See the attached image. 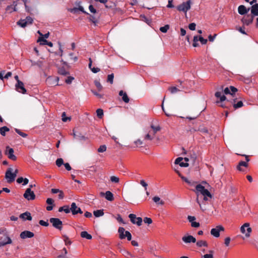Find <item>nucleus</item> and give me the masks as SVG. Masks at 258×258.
Returning <instances> with one entry per match:
<instances>
[{"mask_svg":"<svg viewBox=\"0 0 258 258\" xmlns=\"http://www.w3.org/2000/svg\"><path fill=\"white\" fill-rule=\"evenodd\" d=\"M196 193H197V202L199 204L200 208L202 210H204V209L200 202V198H202L203 196H207L209 198H211L212 195L210 191L205 189V187L201 184H198L196 187Z\"/></svg>","mask_w":258,"mask_h":258,"instance_id":"1","label":"nucleus"},{"mask_svg":"<svg viewBox=\"0 0 258 258\" xmlns=\"http://www.w3.org/2000/svg\"><path fill=\"white\" fill-rule=\"evenodd\" d=\"M12 240L9 236L7 230L5 228H0V247L11 244Z\"/></svg>","mask_w":258,"mask_h":258,"instance_id":"2","label":"nucleus"},{"mask_svg":"<svg viewBox=\"0 0 258 258\" xmlns=\"http://www.w3.org/2000/svg\"><path fill=\"white\" fill-rule=\"evenodd\" d=\"M191 1H187L186 2H183L181 4L178 5L176 8L179 12H183L186 14L187 11L190 9Z\"/></svg>","mask_w":258,"mask_h":258,"instance_id":"3","label":"nucleus"},{"mask_svg":"<svg viewBox=\"0 0 258 258\" xmlns=\"http://www.w3.org/2000/svg\"><path fill=\"white\" fill-rule=\"evenodd\" d=\"M12 171L13 169L9 168L6 172L5 178L7 179L8 183H12L14 181L16 177V174H13Z\"/></svg>","mask_w":258,"mask_h":258,"instance_id":"4","label":"nucleus"},{"mask_svg":"<svg viewBox=\"0 0 258 258\" xmlns=\"http://www.w3.org/2000/svg\"><path fill=\"white\" fill-rule=\"evenodd\" d=\"M118 233L119 235V238L120 239H122L126 237L128 241H130L132 239L131 234L127 231H125V229L123 227H119L118 229Z\"/></svg>","mask_w":258,"mask_h":258,"instance_id":"5","label":"nucleus"},{"mask_svg":"<svg viewBox=\"0 0 258 258\" xmlns=\"http://www.w3.org/2000/svg\"><path fill=\"white\" fill-rule=\"evenodd\" d=\"M131 221L133 224H137L138 226H141L143 222V219L141 217H137L134 214H130L128 216Z\"/></svg>","mask_w":258,"mask_h":258,"instance_id":"6","label":"nucleus"},{"mask_svg":"<svg viewBox=\"0 0 258 258\" xmlns=\"http://www.w3.org/2000/svg\"><path fill=\"white\" fill-rule=\"evenodd\" d=\"M23 196L28 201L34 200L36 197L34 192L31 190L30 188H28L26 189Z\"/></svg>","mask_w":258,"mask_h":258,"instance_id":"7","label":"nucleus"},{"mask_svg":"<svg viewBox=\"0 0 258 258\" xmlns=\"http://www.w3.org/2000/svg\"><path fill=\"white\" fill-rule=\"evenodd\" d=\"M253 19V16L248 14L242 18L241 21L243 25L248 26L252 23Z\"/></svg>","mask_w":258,"mask_h":258,"instance_id":"8","label":"nucleus"},{"mask_svg":"<svg viewBox=\"0 0 258 258\" xmlns=\"http://www.w3.org/2000/svg\"><path fill=\"white\" fill-rule=\"evenodd\" d=\"M14 151L13 148H10L9 146L6 147L5 154L7 155L8 157L13 161L17 160L16 156L14 154Z\"/></svg>","mask_w":258,"mask_h":258,"instance_id":"9","label":"nucleus"},{"mask_svg":"<svg viewBox=\"0 0 258 258\" xmlns=\"http://www.w3.org/2000/svg\"><path fill=\"white\" fill-rule=\"evenodd\" d=\"M245 160H246V162L241 161L239 162V163L237 166V170H238L240 171H244V170L241 167L242 166L244 167H248V164L247 162L249 161V157L248 156H245Z\"/></svg>","mask_w":258,"mask_h":258,"instance_id":"10","label":"nucleus"},{"mask_svg":"<svg viewBox=\"0 0 258 258\" xmlns=\"http://www.w3.org/2000/svg\"><path fill=\"white\" fill-rule=\"evenodd\" d=\"M16 90L22 94L26 93V89L24 87V83L22 81H18V83H17L15 85Z\"/></svg>","mask_w":258,"mask_h":258,"instance_id":"11","label":"nucleus"},{"mask_svg":"<svg viewBox=\"0 0 258 258\" xmlns=\"http://www.w3.org/2000/svg\"><path fill=\"white\" fill-rule=\"evenodd\" d=\"M71 210L73 215H76L78 213L82 214L83 211L78 207L75 203H72L71 206Z\"/></svg>","mask_w":258,"mask_h":258,"instance_id":"12","label":"nucleus"},{"mask_svg":"<svg viewBox=\"0 0 258 258\" xmlns=\"http://www.w3.org/2000/svg\"><path fill=\"white\" fill-rule=\"evenodd\" d=\"M223 91L224 93L226 95L230 94L232 96H233V94L237 91V89L234 86H231L229 88L226 87L225 88Z\"/></svg>","mask_w":258,"mask_h":258,"instance_id":"13","label":"nucleus"},{"mask_svg":"<svg viewBox=\"0 0 258 258\" xmlns=\"http://www.w3.org/2000/svg\"><path fill=\"white\" fill-rule=\"evenodd\" d=\"M176 172L177 173L179 176L182 179V180H183L184 181H185L186 183H187L189 185L191 186L195 185L196 182H195V181H194L192 180L188 179L187 178L182 175L181 174V173L178 171H177Z\"/></svg>","mask_w":258,"mask_h":258,"instance_id":"14","label":"nucleus"},{"mask_svg":"<svg viewBox=\"0 0 258 258\" xmlns=\"http://www.w3.org/2000/svg\"><path fill=\"white\" fill-rule=\"evenodd\" d=\"M34 233L29 231H24L22 232L20 234V237L22 239H25L27 238H31L34 236Z\"/></svg>","mask_w":258,"mask_h":258,"instance_id":"15","label":"nucleus"},{"mask_svg":"<svg viewBox=\"0 0 258 258\" xmlns=\"http://www.w3.org/2000/svg\"><path fill=\"white\" fill-rule=\"evenodd\" d=\"M222 93H223L222 91H217L215 93V95L216 97L220 99L219 101H216L217 104H219V103L222 102L223 101L226 100V97H225V96L224 95H222Z\"/></svg>","mask_w":258,"mask_h":258,"instance_id":"16","label":"nucleus"},{"mask_svg":"<svg viewBox=\"0 0 258 258\" xmlns=\"http://www.w3.org/2000/svg\"><path fill=\"white\" fill-rule=\"evenodd\" d=\"M182 240L185 243H195L196 242V239L191 235H185L182 237Z\"/></svg>","mask_w":258,"mask_h":258,"instance_id":"17","label":"nucleus"},{"mask_svg":"<svg viewBox=\"0 0 258 258\" xmlns=\"http://www.w3.org/2000/svg\"><path fill=\"white\" fill-rule=\"evenodd\" d=\"M100 194L102 196H105V199L109 201H112L114 200L113 195L110 191H107L105 193L101 192Z\"/></svg>","mask_w":258,"mask_h":258,"instance_id":"18","label":"nucleus"},{"mask_svg":"<svg viewBox=\"0 0 258 258\" xmlns=\"http://www.w3.org/2000/svg\"><path fill=\"white\" fill-rule=\"evenodd\" d=\"M250 8L247 9L244 5H240L238 8V12L240 15H244L247 13Z\"/></svg>","mask_w":258,"mask_h":258,"instance_id":"19","label":"nucleus"},{"mask_svg":"<svg viewBox=\"0 0 258 258\" xmlns=\"http://www.w3.org/2000/svg\"><path fill=\"white\" fill-rule=\"evenodd\" d=\"M19 217L23 219V220H29L31 221L32 220V217L31 216V214L29 212H26L24 213L20 214Z\"/></svg>","mask_w":258,"mask_h":258,"instance_id":"20","label":"nucleus"},{"mask_svg":"<svg viewBox=\"0 0 258 258\" xmlns=\"http://www.w3.org/2000/svg\"><path fill=\"white\" fill-rule=\"evenodd\" d=\"M37 41L40 42V45H47L50 47H52L53 46V43L51 42L48 41L43 37H39Z\"/></svg>","mask_w":258,"mask_h":258,"instance_id":"21","label":"nucleus"},{"mask_svg":"<svg viewBox=\"0 0 258 258\" xmlns=\"http://www.w3.org/2000/svg\"><path fill=\"white\" fill-rule=\"evenodd\" d=\"M119 95L122 96V100L125 103H127L129 102L130 99L127 94L122 90H120L119 92Z\"/></svg>","mask_w":258,"mask_h":258,"instance_id":"22","label":"nucleus"},{"mask_svg":"<svg viewBox=\"0 0 258 258\" xmlns=\"http://www.w3.org/2000/svg\"><path fill=\"white\" fill-rule=\"evenodd\" d=\"M251 15L254 17L258 16V4H255L251 6Z\"/></svg>","mask_w":258,"mask_h":258,"instance_id":"23","label":"nucleus"},{"mask_svg":"<svg viewBox=\"0 0 258 258\" xmlns=\"http://www.w3.org/2000/svg\"><path fill=\"white\" fill-rule=\"evenodd\" d=\"M50 222L52 224V226H60L62 225L61 221L56 218H51L50 219Z\"/></svg>","mask_w":258,"mask_h":258,"instance_id":"24","label":"nucleus"},{"mask_svg":"<svg viewBox=\"0 0 258 258\" xmlns=\"http://www.w3.org/2000/svg\"><path fill=\"white\" fill-rule=\"evenodd\" d=\"M73 136L75 138L80 141H85L87 139L84 136L82 135L81 133L75 132L74 130H73Z\"/></svg>","mask_w":258,"mask_h":258,"instance_id":"25","label":"nucleus"},{"mask_svg":"<svg viewBox=\"0 0 258 258\" xmlns=\"http://www.w3.org/2000/svg\"><path fill=\"white\" fill-rule=\"evenodd\" d=\"M63 211L66 213L68 214L71 211V208H70V207L68 205H65L60 207L58 209V212H61Z\"/></svg>","mask_w":258,"mask_h":258,"instance_id":"26","label":"nucleus"},{"mask_svg":"<svg viewBox=\"0 0 258 258\" xmlns=\"http://www.w3.org/2000/svg\"><path fill=\"white\" fill-rule=\"evenodd\" d=\"M232 103L233 104V107L235 109L240 108L243 105V102L241 101H239L237 103H236V99L233 100Z\"/></svg>","mask_w":258,"mask_h":258,"instance_id":"27","label":"nucleus"},{"mask_svg":"<svg viewBox=\"0 0 258 258\" xmlns=\"http://www.w3.org/2000/svg\"><path fill=\"white\" fill-rule=\"evenodd\" d=\"M17 6V4L15 2H14L13 5L8 6L6 8V11L9 12L10 13H12L14 11H16V7Z\"/></svg>","mask_w":258,"mask_h":258,"instance_id":"28","label":"nucleus"},{"mask_svg":"<svg viewBox=\"0 0 258 258\" xmlns=\"http://www.w3.org/2000/svg\"><path fill=\"white\" fill-rule=\"evenodd\" d=\"M187 219L189 222H191V226H200L199 223L195 221L196 220L195 217L188 216Z\"/></svg>","mask_w":258,"mask_h":258,"instance_id":"29","label":"nucleus"},{"mask_svg":"<svg viewBox=\"0 0 258 258\" xmlns=\"http://www.w3.org/2000/svg\"><path fill=\"white\" fill-rule=\"evenodd\" d=\"M80 235L82 238H86L87 239H91L92 237L91 235L89 234L87 231L81 232Z\"/></svg>","mask_w":258,"mask_h":258,"instance_id":"30","label":"nucleus"},{"mask_svg":"<svg viewBox=\"0 0 258 258\" xmlns=\"http://www.w3.org/2000/svg\"><path fill=\"white\" fill-rule=\"evenodd\" d=\"M211 234L216 237H218L220 236L219 230L218 228H213L211 230Z\"/></svg>","mask_w":258,"mask_h":258,"instance_id":"31","label":"nucleus"},{"mask_svg":"<svg viewBox=\"0 0 258 258\" xmlns=\"http://www.w3.org/2000/svg\"><path fill=\"white\" fill-rule=\"evenodd\" d=\"M151 128L154 132V135H155L157 132L161 130V127L159 125H154L153 124H151Z\"/></svg>","mask_w":258,"mask_h":258,"instance_id":"32","label":"nucleus"},{"mask_svg":"<svg viewBox=\"0 0 258 258\" xmlns=\"http://www.w3.org/2000/svg\"><path fill=\"white\" fill-rule=\"evenodd\" d=\"M93 214L96 217H99L104 215L103 210H97L93 212Z\"/></svg>","mask_w":258,"mask_h":258,"instance_id":"33","label":"nucleus"},{"mask_svg":"<svg viewBox=\"0 0 258 258\" xmlns=\"http://www.w3.org/2000/svg\"><path fill=\"white\" fill-rule=\"evenodd\" d=\"M9 128L7 126H4L0 128V133L2 136H5L6 132H9Z\"/></svg>","mask_w":258,"mask_h":258,"instance_id":"34","label":"nucleus"},{"mask_svg":"<svg viewBox=\"0 0 258 258\" xmlns=\"http://www.w3.org/2000/svg\"><path fill=\"white\" fill-rule=\"evenodd\" d=\"M153 200L157 204H159V205H163L164 204V202L163 201H161L160 198L158 197H157V196L154 197L153 198Z\"/></svg>","mask_w":258,"mask_h":258,"instance_id":"35","label":"nucleus"},{"mask_svg":"<svg viewBox=\"0 0 258 258\" xmlns=\"http://www.w3.org/2000/svg\"><path fill=\"white\" fill-rule=\"evenodd\" d=\"M89 15L90 16V17H89L90 21H91L93 24H94L95 25H96V24L98 22L97 18L94 15H92L90 14H89Z\"/></svg>","mask_w":258,"mask_h":258,"instance_id":"36","label":"nucleus"},{"mask_svg":"<svg viewBox=\"0 0 258 258\" xmlns=\"http://www.w3.org/2000/svg\"><path fill=\"white\" fill-rule=\"evenodd\" d=\"M17 24L23 28L25 27L27 25V22L25 19L20 20L17 22Z\"/></svg>","mask_w":258,"mask_h":258,"instance_id":"37","label":"nucleus"},{"mask_svg":"<svg viewBox=\"0 0 258 258\" xmlns=\"http://www.w3.org/2000/svg\"><path fill=\"white\" fill-rule=\"evenodd\" d=\"M197 245L199 247H202V246H208V243L206 241L204 240H199L196 243Z\"/></svg>","mask_w":258,"mask_h":258,"instance_id":"38","label":"nucleus"},{"mask_svg":"<svg viewBox=\"0 0 258 258\" xmlns=\"http://www.w3.org/2000/svg\"><path fill=\"white\" fill-rule=\"evenodd\" d=\"M58 73L60 75H63V76H67L69 74V72L65 70L63 68H59L58 70Z\"/></svg>","mask_w":258,"mask_h":258,"instance_id":"39","label":"nucleus"},{"mask_svg":"<svg viewBox=\"0 0 258 258\" xmlns=\"http://www.w3.org/2000/svg\"><path fill=\"white\" fill-rule=\"evenodd\" d=\"M198 41H199V37H198V36H195L194 37L192 43V46L194 47H196L199 46V43H198Z\"/></svg>","mask_w":258,"mask_h":258,"instance_id":"40","label":"nucleus"},{"mask_svg":"<svg viewBox=\"0 0 258 258\" xmlns=\"http://www.w3.org/2000/svg\"><path fill=\"white\" fill-rule=\"evenodd\" d=\"M169 90L172 94L175 93L177 92L180 91L181 90L179 88H177L176 87H171L169 88Z\"/></svg>","mask_w":258,"mask_h":258,"instance_id":"41","label":"nucleus"},{"mask_svg":"<svg viewBox=\"0 0 258 258\" xmlns=\"http://www.w3.org/2000/svg\"><path fill=\"white\" fill-rule=\"evenodd\" d=\"M97 115L99 118H102L103 116V110L102 109L99 108L96 110Z\"/></svg>","mask_w":258,"mask_h":258,"instance_id":"42","label":"nucleus"},{"mask_svg":"<svg viewBox=\"0 0 258 258\" xmlns=\"http://www.w3.org/2000/svg\"><path fill=\"white\" fill-rule=\"evenodd\" d=\"M145 224H147L148 225L151 224L152 223V220L150 218L145 217L143 220Z\"/></svg>","mask_w":258,"mask_h":258,"instance_id":"43","label":"nucleus"},{"mask_svg":"<svg viewBox=\"0 0 258 258\" xmlns=\"http://www.w3.org/2000/svg\"><path fill=\"white\" fill-rule=\"evenodd\" d=\"M16 132L19 134L20 136H22L23 138H26L27 137V134L21 132L20 130L18 128H15Z\"/></svg>","mask_w":258,"mask_h":258,"instance_id":"44","label":"nucleus"},{"mask_svg":"<svg viewBox=\"0 0 258 258\" xmlns=\"http://www.w3.org/2000/svg\"><path fill=\"white\" fill-rule=\"evenodd\" d=\"M169 29V26L168 25H166L163 27H161L160 28V30L163 33H166Z\"/></svg>","mask_w":258,"mask_h":258,"instance_id":"45","label":"nucleus"},{"mask_svg":"<svg viewBox=\"0 0 258 258\" xmlns=\"http://www.w3.org/2000/svg\"><path fill=\"white\" fill-rule=\"evenodd\" d=\"M94 84L99 91H101L102 89V86L98 81L95 80L94 81Z\"/></svg>","mask_w":258,"mask_h":258,"instance_id":"46","label":"nucleus"},{"mask_svg":"<svg viewBox=\"0 0 258 258\" xmlns=\"http://www.w3.org/2000/svg\"><path fill=\"white\" fill-rule=\"evenodd\" d=\"M113 78H114L113 74L108 75V77H107V82H109L110 84H112L113 82Z\"/></svg>","mask_w":258,"mask_h":258,"instance_id":"47","label":"nucleus"},{"mask_svg":"<svg viewBox=\"0 0 258 258\" xmlns=\"http://www.w3.org/2000/svg\"><path fill=\"white\" fill-rule=\"evenodd\" d=\"M56 164L58 167H60L62 165H64L63 160L62 158H58L56 161Z\"/></svg>","mask_w":258,"mask_h":258,"instance_id":"48","label":"nucleus"},{"mask_svg":"<svg viewBox=\"0 0 258 258\" xmlns=\"http://www.w3.org/2000/svg\"><path fill=\"white\" fill-rule=\"evenodd\" d=\"M106 150V146L105 145H101L98 149V152L100 153H102L105 152Z\"/></svg>","mask_w":258,"mask_h":258,"instance_id":"49","label":"nucleus"},{"mask_svg":"<svg viewBox=\"0 0 258 258\" xmlns=\"http://www.w3.org/2000/svg\"><path fill=\"white\" fill-rule=\"evenodd\" d=\"M33 66H37L40 68H42L43 67V63L41 61H37L33 62Z\"/></svg>","mask_w":258,"mask_h":258,"instance_id":"50","label":"nucleus"},{"mask_svg":"<svg viewBox=\"0 0 258 258\" xmlns=\"http://www.w3.org/2000/svg\"><path fill=\"white\" fill-rule=\"evenodd\" d=\"M110 180L112 182L118 183L119 181V179L116 176H112L110 177Z\"/></svg>","mask_w":258,"mask_h":258,"instance_id":"51","label":"nucleus"},{"mask_svg":"<svg viewBox=\"0 0 258 258\" xmlns=\"http://www.w3.org/2000/svg\"><path fill=\"white\" fill-rule=\"evenodd\" d=\"M63 236L64 237V241L65 242V244L66 245H71L72 243V242L71 240H69V237L66 235H63Z\"/></svg>","mask_w":258,"mask_h":258,"instance_id":"52","label":"nucleus"},{"mask_svg":"<svg viewBox=\"0 0 258 258\" xmlns=\"http://www.w3.org/2000/svg\"><path fill=\"white\" fill-rule=\"evenodd\" d=\"M210 254H206L203 256L204 258H214L213 253L214 251L213 250H210Z\"/></svg>","mask_w":258,"mask_h":258,"instance_id":"53","label":"nucleus"},{"mask_svg":"<svg viewBox=\"0 0 258 258\" xmlns=\"http://www.w3.org/2000/svg\"><path fill=\"white\" fill-rule=\"evenodd\" d=\"M116 220L119 222V223L120 224H126V223L125 222H124V221L123 220L122 218H121V217L119 215H117V217H116Z\"/></svg>","mask_w":258,"mask_h":258,"instance_id":"54","label":"nucleus"},{"mask_svg":"<svg viewBox=\"0 0 258 258\" xmlns=\"http://www.w3.org/2000/svg\"><path fill=\"white\" fill-rule=\"evenodd\" d=\"M246 232L245 233V236L246 237H249L250 236V233L251 232L252 230L250 227H246Z\"/></svg>","mask_w":258,"mask_h":258,"instance_id":"55","label":"nucleus"},{"mask_svg":"<svg viewBox=\"0 0 258 258\" xmlns=\"http://www.w3.org/2000/svg\"><path fill=\"white\" fill-rule=\"evenodd\" d=\"M70 60L72 61L73 62H76L78 60V57L77 56H73V53H70Z\"/></svg>","mask_w":258,"mask_h":258,"instance_id":"56","label":"nucleus"},{"mask_svg":"<svg viewBox=\"0 0 258 258\" xmlns=\"http://www.w3.org/2000/svg\"><path fill=\"white\" fill-rule=\"evenodd\" d=\"M196 24L195 23H191L189 24L188 28L190 30H195Z\"/></svg>","mask_w":258,"mask_h":258,"instance_id":"57","label":"nucleus"},{"mask_svg":"<svg viewBox=\"0 0 258 258\" xmlns=\"http://www.w3.org/2000/svg\"><path fill=\"white\" fill-rule=\"evenodd\" d=\"M141 18L142 21L146 22L148 24H149L151 22V21L148 18H147L145 15H141Z\"/></svg>","mask_w":258,"mask_h":258,"instance_id":"58","label":"nucleus"},{"mask_svg":"<svg viewBox=\"0 0 258 258\" xmlns=\"http://www.w3.org/2000/svg\"><path fill=\"white\" fill-rule=\"evenodd\" d=\"M38 33L39 34V35L41 36L40 37H43L44 39L47 38L49 36V32H48L44 35H43L39 31H38Z\"/></svg>","mask_w":258,"mask_h":258,"instance_id":"59","label":"nucleus"},{"mask_svg":"<svg viewBox=\"0 0 258 258\" xmlns=\"http://www.w3.org/2000/svg\"><path fill=\"white\" fill-rule=\"evenodd\" d=\"M199 41L202 44H206L207 43V39H204L202 36H199Z\"/></svg>","mask_w":258,"mask_h":258,"instance_id":"60","label":"nucleus"},{"mask_svg":"<svg viewBox=\"0 0 258 258\" xmlns=\"http://www.w3.org/2000/svg\"><path fill=\"white\" fill-rule=\"evenodd\" d=\"M74 79L73 77H68L67 79L66 80L65 82L67 84H70L72 83V81Z\"/></svg>","mask_w":258,"mask_h":258,"instance_id":"61","label":"nucleus"},{"mask_svg":"<svg viewBox=\"0 0 258 258\" xmlns=\"http://www.w3.org/2000/svg\"><path fill=\"white\" fill-rule=\"evenodd\" d=\"M153 139V137H152L151 135V132H149V133L147 134L145 137V139L146 140H152Z\"/></svg>","mask_w":258,"mask_h":258,"instance_id":"62","label":"nucleus"},{"mask_svg":"<svg viewBox=\"0 0 258 258\" xmlns=\"http://www.w3.org/2000/svg\"><path fill=\"white\" fill-rule=\"evenodd\" d=\"M46 203L49 205H53L54 200L51 198H48L46 200Z\"/></svg>","mask_w":258,"mask_h":258,"instance_id":"63","label":"nucleus"},{"mask_svg":"<svg viewBox=\"0 0 258 258\" xmlns=\"http://www.w3.org/2000/svg\"><path fill=\"white\" fill-rule=\"evenodd\" d=\"M25 20L27 22V25L31 24L33 21L32 18L30 17H27Z\"/></svg>","mask_w":258,"mask_h":258,"instance_id":"64","label":"nucleus"}]
</instances>
